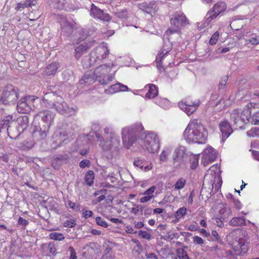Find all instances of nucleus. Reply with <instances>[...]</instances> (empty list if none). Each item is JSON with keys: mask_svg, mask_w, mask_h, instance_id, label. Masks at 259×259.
Listing matches in <instances>:
<instances>
[{"mask_svg": "<svg viewBox=\"0 0 259 259\" xmlns=\"http://www.w3.org/2000/svg\"><path fill=\"white\" fill-rule=\"evenodd\" d=\"M233 203L236 209H240L242 208V204L238 200H234Z\"/></svg>", "mask_w": 259, "mask_h": 259, "instance_id": "680f3d73", "label": "nucleus"}, {"mask_svg": "<svg viewBox=\"0 0 259 259\" xmlns=\"http://www.w3.org/2000/svg\"><path fill=\"white\" fill-rule=\"evenodd\" d=\"M244 117H246L247 122H250L251 114H241L240 116L238 114H234L231 118L234 119V122L237 126L241 127L243 122H246L244 120Z\"/></svg>", "mask_w": 259, "mask_h": 259, "instance_id": "aec40b11", "label": "nucleus"}, {"mask_svg": "<svg viewBox=\"0 0 259 259\" xmlns=\"http://www.w3.org/2000/svg\"><path fill=\"white\" fill-rule=\"evenodd\" d=\"M222 207L219 210V214L221 219L225 220L232 214L231 208L227 204H222Z\"/></svg>", "mask_w": 259, "mask_h": 259, "instance_id": "5701e85b", "label": "nucleus"}, {"mask_svg": "<svg viewBox=\"0 0 259 259\" xmlns=\"http://www.w3.org/2000/svg\"><path fill=\"white\" fill-rule=\"evenodd\" d=\"M215 223L214 224L219 227H223L224 226V221L222 219L220 218H216L214 219Z\"/></svg>", "mask_w": 259, "mask_h": 259, "instance_id": "4d7b16f0", "label": "nucleus"}, {"mask_svg": "<svg viewBox=\"0 0 259 259\" xmlns=\"http://www.w3.org/2000/svg\"><path fill=\"white\" fill-rule=\"evenodd\" d=\"M200 104L199 100L192 101L190 98L182 100L178 103L179 108L186 113H193Z\"/></svg>", "mask_w": 259, "mask_h": 259, "instance_id": "9d476101", "label": "nucleus"}, {"mask_svg": "<svg viewBox=\"0 0 259 259\" xmlns=\"http://www.w3.org/2000/svg\"><path fill=\"white\" fill-rule=\"evenodd\" d=\"M90 165V161L88 159H83L79 163V166L81 168H84L85 167H89Z\"/></svg>", "mask_w": 259, "mask_h": 259, "instance_id": "603ef678", "label": "nucleus"}, {"mask_svg": "<svg viewBox=\"0 0 259 259\" xmlns=\"http://www.w3.org/2000/svg\"><path fill=\"white\" fill-rule=\"evenodd\" d=\"M48 250L49 252L52 255H55L57 251L55 245L52 243H50L48 246Z\"/></svg>", "mask_w": 259, "mask_h": 259, "instance_id": "09e8293b", "label": "nucleus"}, {"mask_svg": "<svg viewBox=\"0 0 259 259\" xmlns=\"http://www.w3.org/2000/svg\"><path fill=\"white\" fill-rule=\"evenodd\" d=\"M248 42L252 45L257 46L259 44V40L257 37H252L248 39Z\"/></svg>", "mask_w": 259, "mask_h": 259, "instance_id": "bf43d9fd", "label": "nucleus"}, {"mask_svg": "<svg viewBox=\"0 0 259 259\" xmlns=\"http://www.w3.org/2000/svg\"><path fill=\"white\" fill-rule=\"evenodd\" d=\"M251 123L252 124H258L259 123V114H253L251 117Z\"/></svg>", "mask_w": 259, "mask_h": 259, "instance_id": "5fc2aeb1", "label": "nucleus"}, {"mask_svg": "<svg viewBox=\"0 0 259 259\" xmlns=\"http://www.w3.org/2000/svg\"><path fill=\"white\" fill-rule=\"evenodd\" d=\"M139 143L143 148L150 153L156 152L160 148L159 138L152 132H143L141 134Z\"/></svg>", "mask_w": 259, "mask_h": 259, "instance_id": "423d86ee", "label": "nucleus"}, {"mask_svg": "<svg viewBox=\"0 0 259 259\" xmlns=\"http://www.w3.org/2000/svg\"><path fill=\"white\" fill-rule=\"evenodd\" d=\"M54 114H44L41 117L42 121L47 124L49 128L54 118Z\"/></svg>", "mask_w": 259, "mask_h": 259, "instance_id": "72a5a7b5", "label": "nucleus"}, {"mask_svg": "<svg viewBox=\"0 0 259 259\" xmlns=\"http://www.w3.org/2000/svg\"><path fill=\"white\" fill-rule=\"evenodd\" d=\"M76 224V220L71 219L65 221L63 225L65 227L73 228L75 226Z\"/></svg>", "mask_w": 259, "mask_h": 259, "instance_id": "a18cd8bd", "label": "nucleus"}, {"mask_svg": "<svg viewBox=\"0 0 259 259\" xmlns=\"http://www.w3.org/2000/svg\"><path fill=\"white\" fill-rule=\"evenodd\" d=\"M187 213V209L186 207H182L179 208L175 213V217L177 220V221H179V220L185 216Z\"/></svg>", "mask_w": 259, "mask_h": 259, "instance_id": "2f4dec72", "label": "nucleus"}, {"mask_svg": "<svg viewBox=\"0 0 259 259\" xmlns=\"http://www.w3.org/2000/svg\"><path fill=\"white\" fill-rule=\"evenodd\" d=\"M19 89L9 84L0 91V102L4 105L15 104L19 97Z\"/></svg>", "mask_w": 259, "mask_h": 259, "instance_id": "6e6552de", "label": "nucleus"}, {"mask_svg": "<svg viewBox=\"0 0 259 259\" xmlns=\"http://www.w3.org/2000/svg\"><path fill=\"white\" fill-rule=\"evenodd\" d=\"M134 224L135 228L137 229H141L144 227V224L142 222H135Z\"/></svg>", "mask_w": 259, "mask_h": 259, "instance_id": "774afa93", "label": "nucleus"}, {"mask_svg": "<svg viewBox=\"0 0 259 259\" xmlns=\"http://www.w3.org/2000/svg\"><path fill=\"white\" fill-rule=\"evenodd\" d=\"M113 64H104L97 67L94 71H87L82 78L79 80L81 84L88 83L91 84L96 80L98 81L101 84L104 85L110 83L112 78L109 75L112 67Z\"/></svg>", "mask_w": 259, "mask_h": 259, "instance_id": "f257e3e1", "label": "nucleus"}, {"mask_svg": "<svg viewBox=\"0 0 259 259\" xmlns=\"http://www.w3.org/2000/svg\"><path fill=\"white\" fill-rule=\"evenodd\" d=\"M49 237L51 239L54 240L61 241L64 239V237L62 233L58 232L51 233L49 235Z\"/></svg>", "mask_w": 259, "mask_h": 259, "instance_id": "4c0bfd02", "label": "nucleus"}, {"mask_svg": "<svg viewBox=\"0 0 259 259\" xmlns=\"http://www.w3.org/2000/svg\"><path fill=\"white\" fill-rule=\"evenodd\" d=\"M229 224L232 226L246 225V221L244 217H234L230 220Z\"/></svg>", "mask_w": 259, "mask_h": 259, "instance_id": "bb28decb", "label": "nucleus"}, {"mask_svg": "<svg viewBox=\"0 0 259 259\" xmlns=\"http://www.w3.org/2000/svg\"><path fill=\"white\" fill-rule=\"evenodd\" d=\"M96 137L100 142V146L104 151H110L112 154H116L121 148L119 138L111 127L104 129L105 139L101 138L99 133L95 132Z\"/></svg>", "mask_w": 259, "mask_h": 259, "instance_id": "f03ea898", "label": "nucleus"}, {"mask_svg": "<svg viewBox=\"0 0 259 259\" xmlns=\"http://www.w3.org/2000/svg\"><path fill=\"white\" fill-rule=\"evenodd\" d=\"M139 236L147 240H150L151 238V235L150 233L147 232V231L143 230H140L139 232Z\"/></svg>", "mask_w": 259, "mask_h": 259, "instance_id": "79ce46f5", "label": "nucleus"}, {"mask_svg": "<svg viewBox=\"0 0 259 259\" xmlns=\"http://www.w3.org/2000/svg\"><path fill=\"white\" fill-rule=\"evenodd\" d=\"M60 66L58 62H53L46 67L42 72V75L45 76H53L57 71Z\"/></svg>", "mask_w": 259, "mask_h": 259, "instance_id": "6ab92c4d", "label": "nucleus"}, {"mask_svg": "<svg viewBox=\"0 0 259 259\" xmlns=\"http://www.w3.org/2000/svg\"><path fill=\"white\" fill-rule=\"evenodd\" d=\"M17 121L23 130L25 129L28 123V117L26 115L21 116L17 119Z\"/></svg>", "mask_w": 259, "mask_h": 259, "instance_id": "7c9ffc66", "label": "nucleus"}, {"mask_svg": "<svg viewBox=\"0 0 259 259\" xmlns=\"http://www.w3.org/2000/svg\"><path fill=\"white\" fill-rule=\"evenodd\" d=\"M172 151V147L170 146L165 147L162 150L159 155V160L161 162H165L168 160V156Z\"/></svg>", "mask_w": 259, "mask_h": 259, "instance_id": "a878e982", "label": "nucleus"}, {"mask_svg": "<svg viewBox=\"0 0 259 259\" xmlns=\"http://www.w3.org/2000/svg\"><path fill=\"white\" fill-rule=\"evenodd\" d=\"M107 47L102 46L93 49L89 54V56L83 59L82 65L84 68H89L97 63H100L105 59L109 54Z\"/></svg>", "mask_w": 259, "mask_h": 259, "instance_id": "39448f33", "label": "nucleus"}, {"mask_svg": "<svg viewBox=\"0 0 259 259\" xmlns=\"http://www.w3.org/2000/svg\"><path fill=\"white\" fill-rule=\"evenodd\" d=\"M186 181L185 179L181 178L176 182L174 187L176 190H181L185 186Z\"/></svg>", "mask_w": 259, "mask_h": 259, "instance_id": "c9c22d12", "label": "nucleus"}, {"mask_svg": "<svg viewBox=\"0 0 259 259\" xmlns=\"http://www.w3.org/2000/svg\"><path fill=\"white\" fill-rule=\"evenodd\" d=\"M139 8L148 14L155 15L158 11V8L156 3L155 1L151 2L149 3L144 2L139 5Z\"/></svg>", "mask_w": 259, "mask_h": 259, "instance_id": "4468645a", "label": "nucleus"}, {"mask_svg": "<svg viewBox=\"0 0 259 259\" xmlns=\"http://www.w3.org/2000/svg\"><path fill=\"white\" fill-rule=\"evenodd\" d=\"M34 4H32L30 3H29L28 1H26L25 3L22 4L21 3H18L17 4V6L16 8V10L17 11H20L22 9H24L25 7H31L32 5H33Z\"/></svg>", "mask_w": 259, "mask_h": 259, "instance_id": "37998d69", "label": "nucleus"}, {"mask_svg": "<svg viewBox=\"0 0 259 259\" xmlns=\"http://www.w3.org/2000/svg\"><path fill=\"white\" fill-rule=\"evenodd\" d=\"M259 129L256 127L248 131L247 132V135L250 137H254L258 135Z\"/></svg>", "mask_w": 259, "mask_h": 259, "instance_id": "de8ad7c7", "label": "nucleus"}, {"mask_svg": "<svg viewBox=\"0 0 259 259\" xmlns=\"http://www.w3.org/2000/svg\"><path fill=\"white\" fill-rule=\"evenodd\" d=\"M247 238L244 234H239L236 239L231 242L232 248L236 254L246 253L248 251Z\"/></svg>", "mask_w": 259, "mask_h": 259, "instance_id": "1a4fd4ad", "label": "nucleus"}, {"mask_svg": "<svg viewBox=\"0 0 259 259\" xmlns=\"http://www.w3.org/2000/svg\"><path fill=\"white\" fill-rule=\"evenodd\" d=\"M209 26L208 25H206L205 24V21L203 23L199 22L197 23V27L199 30H202V29L206 27H207Z\"/></svg>", "mask_w": 259, "mask_h": 259, "instance_id": "338daca9", "label": "nucleus"}, {"mask_svg": "<svg viewBox=\"0 0 259 259\" xmlns=\"http://www.w3.org/2000/svg\"><path fill=\"white\" fill-rule=\"evenodd\" d=\"M133 163L135 166L139 167L141 169H143L144 161L143 159L137 158L134 160Z\"/></svg>", "mask_w": 259, "mask_h": 259, "instance_id": "c03bdc74", "label": "nucleus"}, {"mask_svg": "<svg viewBox=\"0 0 259 259\" xmlns=\"http://www.w3.org/2000/svg\"><path fill=\"white\" fill-rule=\"evenodd\" d=\"M125 231L127 233L130 234H136L137 231L130 226H127L125 227Z\"/></svg>", "mask_w": 259, "mask_h": 259, "instance_id": "052dcab7", "label": "nucleus"}, {"mask_svg": "<svg viewBox=\"0 0 259 259\" xmlns=\"http://www.w3.org/2000/svg\"><path fill=\"white\" fill-rule=\"evenodd\" d=\"M227 8V5L223 1H219L215 3L211 9L219 15L222 13L225 12Z\"/></svg>", "mask_w": 259, "mask_h": 259, "instance_id": "393cba45", "label": "nucleus"}, {"mask_svg": "<svg viewBox=\"0 0 259 259\" xmlns=\"http://www.w3.org/2000/svg\"><path fill=\"white\" fill-rule=\"evenodd\" d=\"M152 198H151L149 196H146L145 195L143 197H142L141 198H140V202L141 203H145V202H147L150 200H151Z\"/></svg>", "mask_w": 259, "mask_h": 259, "instance_id": "69168bd1", "label": "nucleus"}, {"mask_svg": "<svg viewBox=\"0 0 259 259\" xmlns=\"http://www.w3.org/2000/svg\"><path fill=\"white\" fill-rule=\"evenodd\" d=\"M187 253L186 251L183 248H179L177 250V254L178 257L180 259Z\"/></svg>", "mask_w": 259, "mask_h": 259, "instance_id": "6e6d98bb", "label": "nucleus"}, {"mask_svg": "<svg viewBox=\"0 0 259 259\" xmlns=\"http://www.w3.org/2000/svg\"><path fill=\"white\" fill-rule=\"evenodd\" d=\"M30 96H26L22 98L17 103V110L18 113H29L31 111V107L27 103V98Z\"/></svg>", "mask_w": 259, "mask_h": 259, "instance_id": "f3484780", "label": "nucleus"}, {"mask_svg": "<svg viewBox=\"0 0 259 259\" xmlns=\"http://www.w3.org/2000/svg\"><path fill=\"white\" fill-rule=\"evenodd\" d=\"M170 49H171L170 48L168 49L167 50H165L163 48H162L161 52L156 57V61L158 65H160V64L162 63V60L163 58L164 57L165 55H166L167 54L169 53Z\"/></svg>", "mask_w": 259, "mask_h": 259, "instance_id": "473e14b6", "label": "nucleus"}, {"mask_svg": "<svg viewBox=\"0 0 259 259\" xmlns=\"http://www.w3.org/2000/svg\"><path fill=\"white\" fill-rule=\"evenodd\" d=\"M126 89V86L118 83L111 85L108 89L105 90V92L107 94H113L120 91H125Z\"/></svg>", "mask_w": 259, "mask_h": 259, "instance_id": "4be33fe9", "label": "nucleus"}, {"mask_svg": "<svg viewBox=\"0 0 259 259\" xmlns=\"http://www.w3.org/2000/svg\"><path fill=\"white\" fill-rule=\"evenodd\" d=\"M146 89H148V91L145 95V97L147 99H153L158 94V88L154 84H147L145 87Z\"/></svg>", "mask_w": 259, "mask_h": 259, "instance_id": "412c9836", "label": "nucleus"}, {"mask_svg": "<svg viewBox=\"0 0 259 259\" xmlns=\"http://www.w3.org/2000/svg\"><path fill=\"white\" fill-rule=\"evenodd\" d=\"M65 0H53L52 5L55 8L62 10L64 8Z\"/></svg>", "mask_w": 259, "mask_h": 259, "instance_id": "f704fd0d", "label": "nucleus"}, {"mask_svg": "<svg viewBox=\"0 0 259 259\" xmlns=\"http://www.w3.org/2000/svg\"><path fill=\"white\" fill-rule=\"evenodd\" d=\"M183 135L185 139L190 142L203 143L207 139L208 133L197 119H193L185 129Z\"/></svg>", "mask_w": 259, "mask_h": 259, "instance_id": "7ed1b4c3", "label": "nucleus"}, {"mask_svg": "<svg viewBox=\"0 0 259 259\" xmlns=\"http://www.w3.org/2000/svg\"><path fill=\"white\" fill-rule=\"evenodd\" d=\"M68 206L74 210H77L79 209V206L76 205L75 203L73 202L70 200L68 201Z\"/></svg>", "mask_w": 259, "mask_h": 259, "instance_id": "13d9d810", "label": "nucleus"}, {"mask_svg": "<svg viewBox=\"0 0 259 259\" xmlns=\"http://www.w3.org/2000/svg\"><path fill=\"white\" fill-rule=\"evenodd\" d=\"M92 46L91 42H84L74 48V56L76 60L80 58L82 55L85 53Z\"/></svg>", "mask_w": 259, "mask_h": 259, "instance_id": "2eb2a0df", "label": "nucleus"}, {"mask_svg": "<svg viewBox=\"0 0 259 259\" xmlns=\"http://www.w3.org/2000/svg\"><path fill=\"white\" fill-rule=\"evenodd\" d=\"M90 14L95 19H100L106 22L111 20V17L108 14L104 13V11L92 4L91 8Z\"/></svg>", "mask_w": 259, "mask_h": 259, "instance_id": "ddd939ff", "label": "nucleus"}, {"mask_svg": "<svg viewBox=\"0 0 259 259\" xmlns=\"http://www.w3.org/2000/svg\"><path fill=\"white\" fill-rule=\"evenodd\" d=\"M195 195L194 192L193 190L192 192H191L190 194H189V196L188 197V202L189 204H192L193 202V197Z\"/></svg>", "mask_w": 259, "mask_h": 259, "instance_id": "0e129e2a", "label": "nucleus"}, {"mask_svg": "<svg viewBox=\"0 0 259 259\" xmlns=\"http://www.w3.org/2000/svg\"><path fill=\"white\" fill-rule=\"evenodd\" d=\"M186 149L184 146H179L175 150L172 155L174 165L179 166L184 164Z\"/></svg>", "mask_w": 259, "mask_h": 259, "instance_id": "f8f14e48", "label": "nucleus"}, {"mask_svg": "<svg viewBox=\"0 0 259 259\" xmlns=\"http://www.w3.org/2000/svg\"><path fill=\"white\" fill-rule=\"evenodd\" d=\"M56 18L58 22L60 24L61 29L66 31L72 30L74 28V25L70 23L65 17L61 15H56Z\"/></svg>", "mask_w": 259, "mask_h": 259, "instance_id": "a211bd4d", "label": "nucleus"}, {"mask_svg": "<svg viewBox=\"0 0 259 259\" xmlns=\"http://www.w3.org/2000/svg\"><path fill=\"white\" fill-rule=\"evenodd\" d=\"M219 16L215 12L213 11L211 9L209 10L206 15L205 19V24L209 25L213 20L215 19Z\"/></svg>", "mask_w": 259, "mask_h": 259, "instance_id": "cd10ccee", "label": "nucleus"}, {"mask_svg": "<svg viewBox=\"0 0 259 259\" xmlns=\"http://www.w3.org/2000/svg\"><path fill=\"white\" fill-rule=\"evenodd\" d=\"M220 131L222 133V140L225 141L233 132L230 123L227 120H223L219 124Z\"/></svg>", "mask_w": 259, "mask_h": 259, "instance_id": "dca6fc26", "label": "nucleus"}, {"mask_svg": "<svg viewBox=\"0 0 259 259\" xmlns=\"http://www.w3.org/2000/svg\"><path fill=\"white\" fill-rule=\"evenodd\" d=\"M82 215L85 219H88L92 216L93 212L91 210H86L83 212Z\"/></svg>", "mask_w": 259, "mask_h": 259, "instance_id": "e2e57ef3", "label": "nucleus"}, {"mask_svg": "<svg viewBox=\"0 0 259 259\" xmlns=\"http://www.w3.org/2000/svg\"><path fill=\"white\" fill-rule=\"evenodd\" d=\"M218 152L211 146H207L203 151L201 162L204 166H207L209 162L216 160Z\"/></svg>", "mask_w": 259, "mask_h": 259, "instance_id": "9b49d317", "label": "nucleus"}, {"mask_svg": "<svg viewBox=\"0 0 259 259\" xmlns=\"http://www.w3.org/2000/svg\"><path fill=\"white\" fill-rule=\"evenodd\" d=\"M156 103L157 105L163 108H167L169 105V102L166 99H157Z\"/></svg>", "mask_w": 259, "mask_h": 259, "instance_id": "e433bc0d", "label": "nucleus"}, {"mask_svg": "<svg viewBox=\"0 0 259 259\" xmlns=\"http://www.w3.org/2000/svg\"><path fill=\"white\" fill-rule=\"evenodd\" d=\"M198 157L197 156H193L190 158V162L191 164V168L195 169L198 165Z\"/></svg>", "mask_w": 259, "mask_h": 259, "instance_id": "58836bf2", "label": "nucleus"}, {"mask_svg": "<svg viewBox=\"0 0 259 259\" xmlns=\"http://www.w3.org/2000/svg\"><path fill=\"white\" fill-rule=\"evenodd\" d=\"M144 127L141 123L126 126L121 130L122 143L125 148L130 149L137 140V136L143 133Z\"/></svg>", "mask_w": 259, "mask_h": 259, "instance_id": "20e7f679", "label": "nucleus"}, {"mask_svg": "<svg viewBox=\"0 0 259 259\" xmlns=\"http://www.w3.org/2000/svg\"><path fill=\"white\" fill-rule=\"evenodd\" d=\"M220 33L219 31H215L211 36L210 39L209 41V44L210 45H214L217 44L219 37Z\"/></svg>", "mask_w": 259, "mask_h": 259, "instance_id": "ea45409f", "label": "nucleus"}, {"mask_svg": "<svg viewBox=\"0 0 259 259\" xmlns=\"http://www.w3.org/2000/svg\"><path fill=\"white\" fill-rule=\"evenodd\" d=\"M193 242L197 244L202 245L204 243V241L202 238L197 236H194L193 237Z\"/></svg>", "mask_w": 259, "mask_h": 259, "instance_id": "864d4df0", "label": "nucleus"}, {"mask_svg": "<svg viewBox=\"0 0 259 259\" xmlns=\"http://www.w3.org/2000/svg\"><path fill=\"white\" fill-rule=\"evenodd\" d=\"M96 222L98 225L103 227L107 228L108 226L107 223L100 217H97L96 218Z\"/></svg>", "mask_w": 259, "mask_h": 259, "instance_id": "49530a36", "label": "nucleus"}, {"mask_svg": "<svg viewBox=\"0 0 259 259\" xmlns=\"http://www.w3.org/2000/svg\"><path fill=\"white\" fill-rule=\"evenodd\" d=\"M155 189H156V187L154 186H153L151 187L150 188H149L148 189H147L146 191H145L144 192L143 195L149 196L151 197V198L152 199L154 197L153 194H154V192Z\"/></svg>", "mask_w": 259, "mask_h": 259, "instance_id": "a19ab883", "label": "nucleus"}, {"mask_svg": "<svg viewBox=\"0 0 259 259\" xmlns=\"http://www.w3.org/2000/svg\"><path fill=\"white\" fill-rule=\"evenodd\" d=\"M18 223L19 225L25 227L28 225V221L22 217H19Z\"/></svg>", "mask_w": 259, "mask_h": 259, "instance_id": "8fccbe9b", "label": "nucleus"}, {"mask_svg": "<svg viewBox=\"0 0 259 259\" xmlns=\"http://www.w3.org/2000/svg\"><path fill=\"white\" fill-rule=\"evenodd\" d=\"M257 105L256 103H249L244 108L243 112L244 113H251L252 112L254 113H259L258 111H254V109L256 108V106Z\"/></svg>", "mask_w": 259, "mask_h": 259, "instance_id": "c756f323", "label": "nucleus"}, {"mask_svg": "<svg viewBox=\"0 0 259 259\" xmlns=\"http://www.w3.org/2000/svg\"><path fill=\"white\" fill-rule=\"evenodd\" d=\"M94 178L95 176L93 171H88L84 177V180L86 184L88 186H91L94 183Z\"/></svg>", "mask_w": 259, "mask_h": 259, "instance_id": "c85d7f7f", "label": "nucleus"}, {"mask_svg": "<svg viewBox=\"0 0 259 259\" xmlns=\"http://www.w3.org/2000/svg\"><path fill=\"white\" fill-rule=\"evenodd\" d=\"M69 251L70 252V257L69 259H77L76 252L72 246H69L68 248Z\"/></svg>", "mask_w": 259, "mask_h": 259, "instance_id": "3c124183", "label": "nucleus"}, {"mask_svg": "<svg viewBox=\"0 0 259 259\" xmlns=\"http://www.w3.org/2000/svg\"><path fill=\"white\" fill-rule=\"evenodd\" d=\"M32 136L38 140H44L47 137V133L45 130H42L39 126L35 125L32 131Z\"/></svg>", "mask_w": 259, "mask_h": 259, "instance_id": "b1692460", "label": "nucleus"}, {"mask_svg": "<svg viewBox=\"0 0 259 259\" xmlns=\"http://www.w3.org/2000/svg\"><path fill=\"white\" fill-rule=\"evenodd\" d=\"M170 24L171 27L168 28L165 31V34L167 36L175 33L180 34L182 28L189 25V22L184 13L176 12L171 15L170 18Z\"/></svg>", "mask_w": 259, "mask_h": 259, "instance_id": "0eeeda50", "label": "nucleus"}]
</instances>
